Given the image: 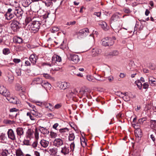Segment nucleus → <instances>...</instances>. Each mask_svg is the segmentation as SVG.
Returning <instances> with one entry per match:
<instances>
[{
	"label": "nucleus",
	"instance_id": "1",
	"mask_svg": "<svg viewBox=\"0 0 156 156\" xmlns=\"http://www.w3.org/2000/svg\"><path fill=\"white\" fill-rule=\"evenodd\" d=\"M116 40L115 37L112 38L106 37L102 40V44L105 46H110L112 45L114 42V41Z\"/></svg>",
	"mask_w": 156,
	"mask_h": 156
},
{
	"label": "nucleus",
	"instance_id": "2",
	"mask_svg": "<svg viewBox=\"0 0 156 156\" xmlns=\"http://www.w3.org/2000/svg\"><path fill=\"white\" fill-rule=\"evenodd\" d=\"M89 33V30L87 28H85L80 30L77 33V37L79 39L83 38L84 36L87 35Z\"/></svg>",
	"mask_w": 156,
	"mask_h": 156
},
{
	"label": "nucleus",
	"instance_id": "3",
	"mask_svg": "<svg viewBox=\"0 0 156 156\" xmlns=\"http://www.w3.org/2000/svg\"><path fill=\"white\" fill-rule=\"evenodd\" d=\"M6 99L11 103L15 104H20L19 99L16 97L11 96L10 92L9 95L6 97Z\"/></svg>",
	"mask_w": 156,
	"mask_h": 156
},
{
	"label": "nucleus",
	"instance_id": "4",
	"mask_svg": "<svg viewBox=\"0 0 156 156\" xmlns=\"http://www.w3.org/2000/svg\"><path fill=\"white\" fill-rule=\"evenodd\" d=\"M67 57L69 60H71L75 63H77L80 60L79 56L75 54H69Z\"/></svg>",
	"mask_w": 156,
	"mask_h": 156
},
{
	"label": "nucleus",
	"instance_id": "5",
	"mask_svg": "<svg viewBox=\"0 0 156 156\" xmlns=\"http://www.w3.org/2000/svg\"><path fill=\"white\" fill-rule=\"evenodd\" d=\"M40 24L38 21H33L31 23L30 28L34 32L37 31L39 30Z\"/></svg>",
	"mask_w": 156,
	"mask_h": 156
},
{
	"label": "nucleus",
	"instance_id": "6",
	"mask_svg": "<svg viewBox=\"0 0 156 156\" xmlns=\"http://www.w3.org/2000/svg\"><path fill=\"white\" fill-rule=\"evenodd\" d=\"M121 94L124 95L122 96L123 99L126 101H129L131 98L134 97V96H133L132 93L130 92L121 93Z\"/></svg>",
	"mask_w": 156,
	"mask_h": 156
},
{
	"label": "nucleus",
	"instance_id": "7",
	"mask_svg": "<svg viewBox=\"0 0 156 156\" xmlns=\"http://www.w3.org/2000/svg\"><path fill=\"white\" fill-rule=\"evenodd\" d=\"M13 13L17 17L21 19L22 18L23 11L20 8H16Z\"/></svg>",
	"mask_w": 156,
	"mask_h": 156
},
{
	"label": "nucleus",
	"instance_id": "8",
	"mask_svg": "<svg viewBox=\"0 0 156 156\" xmlns=\"http://www.w3.org/2000/svg\"><path fill=\"white\" fill-rule=\"evenodd\" d=\"M53 144L54 146L58 147L63 144V140L60 138H56L54 140Z\"/></svg>",
	"mask_w": 156,
	"mask_h": 156
},
{
	"label": "nucleus",
	"instance_id": "9",
	"mask_svg": "<svg viewBox=\"0 0 156 156\" xmlns=\"http://www.w3.org/2000/svg\"><path fill=\"white\" fill-rule=\"evenodd\" d=\"M17 137L18 139L22 137L24 134V129L22 127H18L16 129Z\"/></svg>",
	"mask_w": 156,
	"mask_h": 156
},
{
	"label": "nucleus",
	"instance_id": "10",
	"mask_svg": "<svg viewBox=\"0 0 156 156\" xmlns=\"http://www.w3.org/2000/svg\"><path fill=\"white\" fill-rule=\"evenodd\" d=\"M43 81L42 78L36 77L33 79L32 83L34 85L39 84L41 86Z\"/></svg>",
	"mask_w": 156,
	"mask_h": 156
},
{
	"label": "nucleus",
	"instance_id": "11",
	"mask_svg": "<svg viewBox=\"0 0 156 156\" xmlns=\"http://www.w3.org/2000/svg\"><path fill=\"white\" fill-rule=\"evenodd\" d=\"M7 134L8 138L12 140H16L15 134L12 129H10L8 130Z\"/></svg>",
	"mask_w": 156,
	"mask_h": 156
},
{
	"label": "nucleus",
	"instance_id": "12",
	"mask_svg": "<svg viewBox=\"0 0 156 156\" xmlns=\"http://www.w3.org/2000/svg\"><path fill=\"white\" fill-rule=\"evenodd\" d=\"M9 91L5 87L0 86V94L6 97V96L9 95Z\"/></svg>",
	"mask_w": 156,
	"mask_h": 156
},
{
	"label": "nucleus",
	"instance_id": "13",
	"mask_svg": "<svg viewBox=\"0 0 156 156\" xmlns=\"http://www.w3.org/2000/svg\"><path fill=\"white\" fill-rule=\"evenodd\" d=\"M19 110L16 108H10L9 110L10 114L9 115L13 117H16L17 115V112Z\"/></svg>",
	"mask_w": 156,
	"mask_h": 156
},
{
	"label": "nucleus",
	"instance_id": "14",
	"mask_svg": "<svg viewBox=\"0 0 156 156\" xmlns=\"http://www.w3.org/2000/svg\"><path fill=\"white\" fill-rule=\"evenodd\" d=\"M19 24V23L17 21L14 20L11 24L10 27L12 30L15 31L19 28L18 26Z\"/></svg>",
	"mask_w": 156,
	"mask_h": 156
},
{
	"label": "nucleus",
	"instance_id": "15",
	"mask_svg": "<svg viewBox=\"0 0 156 156\" xmlns=\"http://www.w3.org/2000/svg\"><path fill=\"white\" fill-rule=\"evenodd\" d=\"M148 81L150 84L151 86H156V78L153 77L152 76H148Z\"/></svg>",
	"mask_w": 156,
	"mask_h": 156
},
{
	"label": "nucleus",
	"instance_id": "16",
	"mask_svg": "<svg viewBox=\"0 0 156 156\" xmlns=\"http://www.w3.org/2000/svg\"><path fill=\"white\" fill-rule=\"evenodd\" d=\"M62 60L61 57L56 55H53L52 58V64H55L56 62H60Z\"/></svg>",
	"mask_w": 156,
	"mask_h": 156
},
{
	"label": "nucleus",
	"instance_id": "17",
	"mask_svg": "<svg viewBox=\"0 0 156 156\" xmlns=\"http://www.w3.org/2000/svg\"><path fill=\"white\" fill-rule=\"evenodd\" d=\"M0 141L4 143H6L8 142V139L5 133H2L0 134Z\"/></svg>",
	"mask_w": 156,
	"mask_h": 156
},
{
	"label": "nucleus",
	"instance_id": "18",
	"mask_svg": "<svg viewBox=\"0 0 156 156\" xmlns=\"http://www.w3.org/2000/svg\"><path fill=\"white\" fill-rule=\"evenodd\" d=\"M101 52V50L97 48L92 49L91 51V54L93 56L98 55Z\"/></svg>",
	"mask_w": 156,
	"mask_h": 156
},
{
	"label": "nucleus",
	"instance_id": "19",
	"mask_svg": "<svg viewBox=\"0 0 156 156\" xmlns=\"http://www.w3.org/2000/svg\"><path fill=\"white\" fill-rule=\"evenodd\" d=\"M38 59L37 56L35 55L32 54L30 57V60L33 65H35Z\"/></svg>",
	"mask_w": 156,
	"mask_h": 156
},
{
	"label": "nucleus",
	"instance_id": "20",
	"mask_svg": "<svg viewBox=\"0 0 156 156\" xmlns=\"http://www.w3.org/2000/svg\"><path fill=\"white\" fill-rule=\"evenodd\" d=\"M58 86L61 89H65L69 86V83L66 82H62L59 83Z\"/></svg>",
	"mask_w": 156,
	"mask_h": 156
},
{
	"label": "nucleus",
	"instance_id": "21",
	"mask_svg": "<svg viewBox=\"0 0 156 156\" xmlns=\"http://www.w3.org/2000/svg\"><path fill=\"white\" fill-rule=\"evenodd\" d=\"M41 86L46 90H50L51 87V85L48 82L44 80Z\"/></svg>",
	"mask_w": 156,
	"mask_h": 156
},
{
	"label": "nucleus",
	"instance_id": "22",
	"mask_svg": "<svg viewBox=\"0 0 156 156\" xmlns=\"http://www.w3.org/2000/svg\"><path fill=\"white\" fill-rule=\"evenodd\" d=\"M44 106L48 109V111H53L54 110V107L51 104L45 102Z\"/></svg>",
	"mask_w": 156,
	"mask_h": 156
},
{
	"label": "nucleus",
	"instance_id": "23",
	"mask_svg": "<svg viewBox=\"0 0 156 156\" xmlns=\"http://www.w3.org/2000/svg\"><path fill=\"white\" fill-rule=\"evenodd\" d=\"M99 24L101 26V27L104 30H107L109 29V27L107 23L105 21H100Z\"/></svg>",
	"mask_w": 156,
	"mask_h": 156
},
{
	"label": "nucleus",
	"instance_id": "24",
	"mask_svg": "<svg viewBox=\"0 0 156 156\" xmlns=\"http://www.w3.org/2000/svg\"><path fill=\"white\" fill-rule=\"evenodd\" d=\"M40 144L41 146L44 148L47 147L49 144V142L45 140H41L40 142Z\"/></svg>",
	"mask_w": 156,
	"mask_h": 156
},
{
	"label": "nucleus",
	"instance_id": "25",
	"mask_svg": "<svg viewBox=\"0 0 156 156\" xmlns=\"http://www.w3.org/2000/svg\"><path fill=\"white\" fill-rule=\"evenodd\" d=\"M45 64L48 66L52 67L51 69L53 71H58L60 69V68L56 66V65L55 64Z\"/></svg>",
	"mask_w": 156,
	"mask_h": 156
},
{
	"label": "nucleus",
	"instance_id": "26",
	"mask_svg": "<svg viewBox=\"0 0 156 156\" xmlns=\"http://www.w3.org/2000/svg\"><path fill=\"white\" fill-rule=\"evenodd\" d=\"M61 153L64 155L68 154L69 152V147L66 146L62 148Z\"/></svg>",
	"mask_w": 156,
	"mask_h": 156
},
{
	"label": "nucleus",
	"instance_id": "27",
	"mask_svg": "<svg viewBox=\"0 0 156 156\" xmlns=\"http://www.w3.org/2000/svg\"><path fill=\"white\" fill-rule=\"evenodd\" d=\"M150 127L152 129L156 130V120H151L150 121Z\"/></svg>",
	"mask_w": 156,
	"mask_h": 156
},
{
	"label": "nucleus",
	"instance_id": "28",
	"mask_svg": "<svg viewBox=\"0 0 156 156\" xmlns=\"http://www.w3.org/2000/svg\"><path fill=\"white\" fill-rule=\"evenodd\" d=\"M39 130L41 133L44 134H48L49 133V131L48 129L42 127H40Z\"/></svg>",
	"mask_w": 156,
	"mask_h": 156
},
{
	"label": "nucleus",
	"instance_id": "29",
	"mask_svg": "<svg viewBox=\"0 0 156 156\" xmlns=\"http://www.w3.org/2000/svg\"><path fill=\"white\" fill-rule=\"evenodd\" d=\"M32 2V0H23L22 3V5L24 7H27L30 5Z\"/></svg>",
	"mask_w": 156,
	"mask_h": 156
},
{
	"label": "nucleus",
	"instance_id": "30",
	"mask_svg": "<svg viewBox=\"0 0 156 156\" xmlns=\"http://www.w3.org/2000/svg\"><path fill=\"white\" fill-rule=\"evenodd\" d=\"M33 132L31 129H28L26 133V136L27 138H30L33 134Z\"/></svg>",
	"mask_w": 156,
	"mask_h": 156
},
{
	"label": "nucleus",
	"instance_id": "31",
	"mask_svg": "<svg viewBox=\"0 0 156 156\" xmlns=\"http://www.w3.org/2000/svg\"><path fill=\"white\" fill-rule=\"evenodd\" d=\"M14 14H15L14 13L13 14L11 13H6L5 14V16L7 20H9L13 17L14 16Z\"/></svg>",
	"mask_w": 156,
	"mask_h": 156
},
{
	"label": "nucleus",
	"instance_id": "32",
	"mask_svg": "<svg viewBox=\"0 0 156 156\" xmlns=\"http://www.w3.org/2000/svg\"><path fill=\"white\" fill-rule=\"evenodd\" d=\"M119 19V17L116 14H113L111 18V20L112 22L113 21H116Z\"/></svg>",
	"mask_w": 156,
	"mask_h": 156
},
{
	"label": "nucleus",
	"instance_id": "33",
	"mask_svg": "<svg viewBox=\"0 0 156 156\" xmlns=\"http://www.w3.org/2000/svg\"><path fill=\"white\" fill-rule=\"evenodd\" d=\"M135 83L136 85L138 88L140 90L142 88V84L141 82L140 81V80H137L135 82Z\"/></svg>",
	"mask_w": 156,
	"mask_h": 156
},
{
	"label": "nucleus",
	"instance_id": "34",
	"mask_svg": "<svg viewBox=\"0 0 156 156\" xmlns=\"http://www.w3.org/2000/svg\"><path fill=\"white\" fill-rule=\"evenodd\" d=\"M86 78L87 80L90 82H95L94 78L90 75H87Z\"/></svg>",
	"mask_w": 156,
	"mask_h": 156
},
{
	"label": "nucleus",
	"instance_id": "35",
	"mask_svg": "<svg viewBox=\"0 0 156 156\" xmlns=\"http://www.w3.org/2000/svg\"><path fill=\"white\" fill-rule=\"evenodd\" d=\"M43 76L46 79H48L52 80H54V79L53 77L51 76L49 74L47 73H44L43 74Z\"/></svg>",
	"mask_w": 156,
	"mask_h": 156
},
{
	"label": "nucleus",
	"instance_id": "36",
	"mask_svg": "<svg viewBox=\"0 0 156 156\" xmlns=\"http://www.w3.org/2000/svg\"><path fill=\"white\" fill-rule=\"evenodd\" d=\"M16 153L17 156L23 155V153L20 149H19L16 150Z\"/></svg>",
	"mask_w": 156,
	"mask_h": 156
},
{
	"label": "nucleus",
	"instance_id": "37",
	"mask_svg": "<svg viewBox=\"0 0 156 156\" xmlns=\"http://www.w3.org/2000/svg\"><path fill=\"white\" fill-rule=\"evenodd\" d=\"M50 152L53 155L55 154H57L58 151V149L56 148H52L49 150Z\"/></svg>",
	"mask_w": 156,
	"mask_h": 156
},
{
	"label": "nucleus",
	"instance_id": "38",
	"mask_svg": "<svg viewBox=\"0 0 156 156\" xmlns=\"http://www.w3.org/2000/svg\"><path fill=\"white\" fill-rule=\"evenodd\" d=\"M8 81L9 83H12L14 80V78L13 76L12 75H9L8 76Z\"/></svg>",
	"mask_w": 156,
	"mask_h": 156
},
{
	"label": "nucleus",
	"instance_id": "39",
	"mask_svg": "<svg viewBox=\"0 0 156 156\" xmlns=\"http://www.w3.org/2000/svg\"><path fill=\"white\" fill-rule=\"evenodd\" d=\"M27 115L29 117L31 120L34 121L35 120V118L31 112H27Z\"/></svg>",
	"mask_w": 156,
	"mask_h": 156
},
{
	"label": "nucleus",
	"instance_id": "40",
	"mask_svg": "<svg viewBox=\"0 0 156 156\" xmlns=\"http://www.w3.org/2000/svg\"><path fill=\"white\" fill-rule=\"evenodd\" d=\"M119 54V52L116 50L113 51L110 53V55L111 56H117Z\"/></svg>",
	"mask_w": 156,
	"mask_h": 156
},
{
	"label": "nucleus",
	"instance_id": "41",
	"mask_svg": "<svg viewBox=\"0 0 156 156\" xmlns=\"http://www.w3.org/2000/svg\"><path fill=\"white\" fill-rule=\"evenodd\" d=\"M31 113L32 115L37 117H40L41 116V115L40 113H38L37 111L35 112H32Z\"/></svg>",
	"mask_w": 156,
	"mask_h": 156
},
{
	"label": "nucleus",
	"instance_id": "42",
	"mask_svg": "<svg viewBox=\"0 0 156 156\" xmlns=\"http://www.w3.org/2000/svg\"><path fill=\"white\" fill-rule=\"evenodd\" d=\"M50 135L51 138H55L57 136V134L53 132H51Z\"/></svg>",
	"mask_w": 156,
	"mask_h": 156
},
{
	"label": "nucleus",
	"instance_id": "43",
	"mask_svg": "<svg viewBox=\"0 0 156 156\" xmlns=\"http://www.w3.org/2000/svg\"><path fill=\"white\" fill-rule=\"evenodd\" d=\"M34 102L36 103L37 105H38L42 106H44L45 102H41L40 101H34Z\"/></svg>",
	"mask_w": 156,
	"mask_h": 156
},
{
	"label": "nucleus",
	"instance_id": "44",
	"mask_svg": "<svg viewBox=\"0 0 156 156\" xmlns=\"http://www.w3.org/2000/svg\"><path fill=\"white\" fill-rule=\"evenodd\" d=\"M59 131L60 133H68L69 129L67 128H65L60 129Z\"/></svg>",
	"mask_w": 156,
	"mask_h": 156
},
{
	"label": "nucleus",
	"instance_id": "45",
	"mask_svg": "<svg viewBox=\"0 0 156 156\" xmlns=\"http://www.w3.org/2000/svg\"><path fill=\"white\" fill-rule=\"evenodd\" d=\"M75 136L73 133L69 134V141H73L75 139Z\"/></svg>",
	"mask_w": 156,
	"mask_h": 156
},
{
	"label": "nucleus",
	"instance_id": "46",
	"mask_svg": "<svg viewBox=\"0 0 156 156\" xmlns=\"http://www.w3.org/2000/svg\"><path fill=\"white\" fill-rule=\"evenodd\" d=\"M146 119H147L145 117L140 119L138 120L139 123L141 124H142L144 123V122L146 120Z\"/></svg>",
	"mask_w": 156,
	"mask_h": 156
},
{
	"label": "nucleus",
	"instance_id": "47",
	"mask_svg": "<svg viewBox=\"0 0 156 156\" xmlns=\"http://www.w3.org/2000/svg\"><path fill=\"white\" fill-rule=\"evenodd\" d=\"M15 41L16 43H20L22 42V39L20 37H18L15 38Z\"/></svg>",
	"mask_w": 156,
	"mask_h": 156
},
{
	"label": "nucleus",
	"instance_id": "48",
	"mask_svg": "<svg viewBox=\"0 0 156 156\" xmlns=\"http://www.w3.org/2000/svg\"><path fill=\"white\" fill-rule=\"evenodd\" d=\"M59 30V28L57 27H55L51 29L50 31L52 33H54L55 32Z\"/></svg>",
	"mask_w": 156,
	"mask_h": 156
},
{
	"label": "nucleus",
	"instance_id": "49",
	"mask_svg": "<svg viewBox=\"0 0 156 156\" xmlns=\"http://www.w3.org/2000/svg\"><path fill=\"white\" fill-rule=\"evenodd\" d=\"M44 3L46 5L47 7H48L51 5L52 3L51 2V0H47L46 2H44Z\"/></svg>",
	"mask_w": 156,
	"mask_h": 156
},
{
	"label": "nucleus",
	"instance_id": "50",
	"mask_svg": "<svg viewBox=\"0 0 156 156\" xmlns=\"http://www.w3.org/2000/svg\"><path fill=\"white\" fill-rule=\"evenodd\" d=\"M3 53L5 55H7L10 53V50L9 48H4L3 50Z\"/></svg>",
	"mask_w": 156,
	"mask_h": 156
},
{
	"label": "nucleus",
	"instance_id": "51",
	"mask_svg": "<svg viewBox=\"0 0 156 156\" xmlns=\"http://www.w3.org/2000/svg\"><path fill=\"white\" fill-rule=\"evenodd\" d=\"M21 69L20 68H17L16 70V72L18 76H20L21 75Z\"/></svg>",
	"mask_w": 156,
	"mask_h": 156
},
{
	"label": "nucleus",
	"instance_id": "52",
	"mask_svg": "<svg viewBox=\"0 0 156 156\" xmlns=\"http://www.w3.org/2000/svg\"><path fill=\"white\" fill-rule=\"evenodd\" d=\"M15 89H16L18 91H20V90H22V87L19 84H16L15 86Z\"/></svg>",
	"mask_w": 156,
	"mask_h": 156
},
{
	"label": "nucleus",
	"instance_id": "53",
	"mask_svg": "<svg viewBox=\"0 0 156 156\" xmlns=\"http://www.w3.org/2000/svg\"><path fill=\"white\" fill-rule=\"evenodd\" d=\"M93 34H91L90 35L89 39L90 40V42H94V38Z\"/></svg>",
	"mask_w": 156,
	"mask_h": 156
},
{
	"label": "nucleus",
	"instance_id": "54",
	"mask_svg": "<svg viewBox=\"0 0 156 156\" xmlns=\"http://www.w3.org/2000/svg\"><path fill=\"white\" fill-rule=\"evenodd\" d=\"M142 86L144 89H147L148 87L149 84L147 82L145 83L142 85Z\"/></svg>",
	"mask_w": 156,
	"mask_h": 156
},
{
	"label": "nucleus",
	"instance_id": "55",
	"mask_svg": "<svg viewBox=\"0 0 156 156\" xmlns=\"http://www.w3.org/2000/svg\"><path fill=\"white\" fill-rule=\"evenodd\" d=\"M23 143L24 144L26 145H29L30 144V141L28 140H24L23 141Z\"/></svg>",
	"mask_w": 156,
	"mask_h": 156
},
{
	"label": "nucleus",
	"instance_id": "56",
	"mask_svg": "<svg viewBox=\"0 0 156 156\" xmlns=\"http://www.w3.org/2000/svg\"><path fill=\"white\" fill-rule=\"evenodd\" d=\"M4 122L6 124H12L14 122V121L9 120H4Z\"/></svg>",
	"mask_w": 156,
	"mask_h": 156
},
{
	"label": "nucleus",
	"instance_id": "57",
	"mask_svg": "<svg viewBox=\"0 0 156 156\" xmlns=\"http://www.w3.org/2000/svg\"><path fill=\"white\" fill-rule=\"evenodd\" d=\"M123 11L125 13H129L131 12L130 10L128 8L124 9Z\"/></svg>",
	"mask_w": 156,
	"mask_h": 156
},
{
	"label": "nucleus",
	"instance_id": "58",
	"mask_svg": "<svg viewBox=\"0 0 156 156\" xmlns=\"http://www.w3.org/2000/svg\"><path fill=\"white\" fill-rule=\"evenodd\" d=\"M13 61L15 63H18L20 62L21 60L20 59L14 58L13 59Z\"/></svg>",
	"mask_w": 156,
	"mask_h": 156
},
{
	"label": "nucleus",
	"instance_id": "59",
	"mask_svg": "<svg viewBox=\"0 0 156 156\" xmlns=\"http://www.w3.org/2000/svg\"><path fill=\"white\" fill-rule=\"evenodd\" d=\"M70 147L71 150L73 151L75 147V144L74 142L71 143L70 145Z\"/></svg>",
	"mask_w": 156,
	"mask_h": 156
},
{
	"label": "nucleus",
	"instance_id": "60",
	"mask_svg": "<svg viewBox=\"0 0 156 156\" xmlns=\"http://www.w3.org/2000/svg\"><path fill=\"white\" fill-rule=\"evenodd\" d=\"M37 141H34L33 143L32 144V146L34 148H36L37 145Z\"/></svg>",
	"mask_w": 156,
	"mask_h": 156
},
{
	"label": "nucleus",
	"instance_id": "61",
	"mask_svg": "<svg viewBox=\"0 0 156 156\" xmlns=\"http://www.w3.org/2000/svg\"><path fill=\"white\" fill-rule=\"evenodd\" d=\"M81 145L83 147H85L87 145V143L84 139V141H81Z\"/></svg>",
	"mask_w": 156,
	"mask_h": 156
},
{
	"label": "nucleus",
	"instance_id": "62",
	"mask_svg": "<svg viewBox=\"0 0 156 156\" xmlns=\"http://www.w3.org/2000/svg\"><path fill=\"white\" fill-rule=\"evenodd\" d=\"M61 106V105L60 104H57L55 106L54 108H55V109H58L60 108Z\"/></svg>",
	"mask_w": 156,
	"mask_h": 156
},
{
	"label": "nucleus",
	"instance_id": "63",
	"mask_svg": "<svg viewBox=\"0 0 156 156\" xmlns=\"http://www.w3.org/2000/svg\"><path fill=\"white\" fill-rule=\"evenodd\" d=\"M27 103L28 105L29 106L31 107V108L33 109L34 108V107H35V106L34 105H32L30 103L27 102Z\"/></svg>",
	"mask_w": 156,
	"mask_h": 156
},
{
	"label": "nucleus",
	"instance_id": "64",
	"mask_svg": "<svg viewBox=\"0 0 156 156\" xmlns=\"http://www.w3.org/2000/svg\"><path fill=\"white\" fill-rule=\"evenodd\" d=\"M58 123H55L52 126V128L55 129H57V128L58 126Z\"/></svg>",
	"mask_w": 156,
	"mask_h": 156
}]
</instances>
